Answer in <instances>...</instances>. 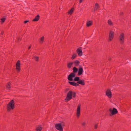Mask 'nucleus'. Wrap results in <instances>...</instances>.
<instances>
[{
	"label": "nucleus",
	"instance_id": "obj_1",
	"mask_svg": "<svg viewBox=\"0 0 131 131\" xmlns=\"http://www.w3.org/2000/svg\"><path fill=\"white\" fill-rule=\"evenodd\" d=\"M76 93L75 92L70 91L68 92L67 97L65 99L66 102H67L71 100L72 97L74 98L75 97Z\"/></svg>",
	"mask_w": 131,
	"mask_h": 131
},
{
	"label": "nucleus",
	"instance_id": "obj_2",
	"mask_svg": "<svg viewBox=\"0 0 131 131\" xmlns=\"http://www.w3.org/2000/svg\"><path fill=\"white\" fill-rule=\"evenodd\" d=\"M65 126V123L64 122H62L60 123L56 124L55 125V127L57 130L59 131H63L62 127L64 126Z\"/></svg>",
	"mask_w": 131,
	"mask_h": 131
},
{
	"label": "nucleus",
	"instance_id": "obj_3",
	"mask_svg": "<svg viewBox=\"0 0 131 131\" xmlns=\"http://www.w3.org/2000/svg\"><path fill=\"white\" fill-rule=\"evenodd\" d=\"M7 107L8 112L13 110L15 108L14 101L13 100H12L8 104Z\"/></svg>",
	"mask_w": 131,
	"mask_h": 131
},
{
	"label": "nucleus",
	"instance_id": "obj_4",
	"mask_svg": "<svg viewBox=\"0 0 131 131\" xmlns=\"http://www.w3.org/2000/svg\"><path fill=\"white\" fill-rule=\"evenodd\" d=\"M124 39L125 37L124 33H122L120 34L119 38V40L121 44H122L123 43Z\"/></svg>",
	"mask_w": 131,
	"mask_h": 131
},
{
	"label": "nucleus",
	"instance_id": "obj_5",
	"mask_svg": "<svg viewBox=\"0 0 131 131\" xmlns=\"http://www.w3.org/2000/svg\"><path fill=\"white\" fill-rule=\"evenodd\" d=\"M81 107V104H79L78 106L76 112V116L78 118H79L80 115Z\"/></svg>",
	"mask_w": 131,
	"mask_h": 131
},
{
	"label": "nucleus",
	"instance_id": "obj_6",
	"mask_svg": "<svg viewBox=\"0 0 131 131\" xmlns=\"http://www.w3.org/2000/svg\"><path fill=\"white\" fill-rule=\"evenodd\" d=\"M114 32L112 31H110L108 41H111L114 38Z\"/></svg>",
	"mask_w": 131,
	"mask_h": 131
},
{
	"label": "nucleus",
	"instance_id": "obj_7",
	"mask_svg": "<svg viewBox=\"0 0 131 131\" xmlns=\"http://www.w3.org/2000/svg\"><path fill=\"white\" fill-rule=\"evenodd\" d=\"M109 111L111 113V114H110V116L115 114L118 112L117 110L115 108H113V110L110 109L109 110Z\"/></svg>",
	"mask_w": 131,
	"mask_h": 131
},
{
	"label": "nucleus",
	"instance_id": "obj_8",
	"mask_svg": "<svg viewBox=\"0 0 131 131\" xmlns=\"http://www.w3.org/2000/svg\"><path fill=\"white\" fill-rule=\"evenodd\" d=\"M76 51L79 56L81 57L82 56L83 54L81 47H80L78 48Z\"/></svg>",
	"mask_w": 131,
	"mask_h": 131
},
{
	"label": "nucleus",
	"instance_id": "obj_9",
	"mask_svg": "<svg viewBox=\"0 0 131 131\" xmlns=\"http://www.w3.org/2000/svg\"><path fill=\"white\" fill-rule=\"evenodd\" d=\"M75 76V74L74 73H71L68 76V80L70 81H72V78L74 77Z\"/></svg>",
	"mask_w": 131,
	"mask_h": 131
},
{
	"label": "nucleus",
	"instance_id": "obj_10",
	"mask_svg": "<svg viewBox=\"0 0 131 131\" xmlns=\"http://www.w3.org/2000/svg\"><path fill=\"white\" fill-rule=\"evenodd\" d=\"M83 72V68L81 66H79V68L78 70V75H80L82 74Z\"/></svg>",
	"mask_w": 131,
	"mask_h": 131
},
{
	"label": "nucleus",
	"instance_id": "obj_11",
	"mask_svg": "<svg viewBox=\"0 0 131 131\" xmlns=\"http://www.w3.org/2000/svg\"><path fill=\"white\" fill-rule=\"evenodd\" d=\"M16 69L18 71H19L20 69V61L18 60L16 64Z\"/></svg>",
	"mask_w": 131,
	"mask_h": 131
},
{
	"label": "nucleus",
	"instance_id": "obj_12",
	"mask_svg": "<svg viewBox=\"0 0 131 131\" xmlns=\"http://www.w3.org/2000/svg\"><path fill=\"white\" fill-rule=\"evenodd\" d=\"M106 95L110 98L112 97V93L111 91L109 90H107L106 93Z\"/></svg>",
	"mask_w": 131,
	"mask_h": 131
},
{
	"label": "nucleus",
	"instance_id": "obj_13",
	"mask_svg": "<svg viewBox=\"0 0 131 131\" xmlns=\"http://www.w3.org/2000/svg\"><path fill=\"white\" fill-rule=\"evenodd\" d=\"M77 83L82 85H84L85 84L84 80L80 79L79 81L77 82Z\"/></svg>",
	"mask_w": 131,
	"mask_h": 131
},
{
	"label": "nucleus",
	"instance_id": "obj_14",
	"mask_svg": "<svg viewBox=\"0 0 131 131\" xmlns=\"http://www.w3.org/2000/svg\"><path fill=\"white\" fill-rule=\"evenodd\" d=\"M68 83L71 85H72L73 86H79V84H78L77 83H76L75 82H70L69 81Z\"/></svg>",
	"mask_w": 131,
	"mask_h": 131
},
{
	"label": "nucleus",
	"instance_id": "obj_15",
	"mask_svg": "<svg viewBox=\"0 0 131 131\" xmlns=\"http://www.w3.org/2000/svg\"><path fill=\"white\" fill-rule=\"evenodd\" d=\"M92 25V21H87L86 26L88 27H89Z\"/></svg>",
	"mask_w": 131,
	"mask_h": 131
},
{
	"label": "nucleus",
	"instance_id": "obj_16",
	"mask_svg": "<svg viewBox=\"0 0 131 131\" xmlns=\"http://www.w3.org/2000/svg\"><path fill=\"white\" fill-rule=\"evenodd\" d=\"M100 7L98 4L96 3L94 7V10L95 11L97 10Z\"/></svg>",
	"mask_w": 131,
	"mask_h": 131
},
{
	"label": "nucleus",
	"instance_id": "obj_17",
	"mask_svg": "<svg viewBox=\"0 0 131 131\" xmlns=\"http://www.w3.org/2000/svg\"><path fill=\"white\" fill-rule=\"evenodd\" d=\"M39 18H40L39 15H37L35 17V18H34L33 20V21H37L39 20Z\"/></svg>",
	"mask_w": 131,
	"mask_h": 131
},
{
	"label": "nucleus",
	"instance_id": "obj_18",
	"mask_svg": "<svg viewBox=\"0 0 131 131\" xmlns=\"http://www.w3.org/2000/svg\"><path fill=\"white\" fill-rule=\"evenodd\" d=\"M73 63L74 64V66L75 67L78 66L80 63V62L77 60L74 61Z\"/></svg>",
	"mask_w": 131,
	"mask_h": 131
},
{
	"label": "nucleus",
	"instance_id": "obj_19",
	"mask_svg": "<svg viewBox=\"0 0 131 131\" xmlns=\"http://www.w3.org/2000/svg\"><path fill=\"white\" fill-rule=\"evenodd\" d=\"M73 72L72 73H77L78 70V69L75 67H74L73 68Z\"/></svg>",
	"mask_w": 131,
	"mask_h": 131
},
{
	"label": "nucleus",
	"instance_id": "obj_20",
	"mask_svg": "<svg viewBox=\"0 0 131 131\" xmlns=\"http://www.w3.org/2000/svg\"><path fill=\"white\" fill-rule=\"evenodd\" d=\"M42 128L41 126H39L36 127V131H41Z\"/></svg>",
	"mask_w": 131,
	"mask_h": 131
},
{
	"label": "nucleus",
	"instance_id": "obj_21",
	"mask_svg": "<svg viewBox=\"0 0 131 131\" xmlns=\"http://www.w3.org/2000/svg\"><path fill=\"white\" fill-rule=\"evenodd\" d=\"M74 10V8H72L71 9L69 10L68 12V13L69 14L71 15L73 13Z\"/></svg>",
	"mask_w": 131,
	"mask_h": 131
},
{
	"label": "nucleus",
	"instance_id": "obj_22",
	"mask_svg": "<svg viewBox=\"0 0 131 131\" xmlns=\"http://www.w3.org/2000/svg\"><path fill=\"white\" fill-rule=\"evenodd\" d=\"M73 64V62H69L67 64V66L68 68H70L71 67L72 64Z\"/></svg>",
	"mask_w": 131,
	"mask_h": 131
},
{
	"label": "nucleus",
	"instance_id": "obj_23",
	"mask_svg": "<svg viewBox=\"0 0 131 131\" xmlns=\"http://www.w3.org/2000/svg\"><path fill=\"white\" fill-rule=\"evenodd\" d=\"M77 56V54L76 53H74L73 54L71 57V59L72 60L74 59Z\"/></svg>",
	"mask_w": 131,
	"mask_h": 131
},
{
	"label": "nucleus",
	"instance_id": "obj_24",
	"mask_svg": "<svg viewBox=\"0 0 131 131\" xmlns=\"http://www.w3.org/2000/svg\"><path fill=\"white\" fill-rule=\"evenodd\" d=\"M108 24L110 26H112L113 25L112 21L110 19H109L108 20Z\"/></svg>",
	"mask_w": 131,
	"mask_h": 131
},
{
	"label": "nucleus",
	"instance_id": "obj_25",
	"mask_svg": "<svg viewBox=\"0 0 131 131\" xmlns=\"http://www.w3.org/2000/svg\"><path fill=\"white\" fill-rule=\"evenodd\" d=\"M80 78L78 77H75L74 79V81H78L80 80Z\"/></svg>",
	"mask_w": 131,
	"mask_h": 131
},
{
	"label": "nucleus",
	"instance_id": "obj_26",
	"mask_svg": "<svg viewBox=\"0 0 131 131\" xmlns=\"http://www.w3.org/2000/svg\"><path fill=\"white\" fill-rule=\"evenodd\" d=\"M5 19H6L5 18H1V24H2L3 23H4V22L5 21Z\"/></svg>",
	"mask_w": 131,
	"mask_h": 131
},
{
	"label": "nucleus",
	"instance_id": "obj_27",
	"mask_svg": "<svg viewBox=\"0 0 131 131\" xmlns=\"http://www.w3.org/2000/svg\"><path fill=\"white\" fill-rule=\"evenodd\" d=\"M33 59L36 61H38L39 59V57L37 56H35L34 57Z\"/></svg>",
	"mask_w": 131,
	"mask_h": 131
},
{
	"label": "nucleus",
	"instance_id": "obj_28",
	"mask_svg": "<svg viewBox=\"0 0 131 131\" xmlns=\"http://www.w3.org/2000/svg\"><path fill=\"white\" fill-rule=\"evenodd\" d=\"M44 39V37L43 36L40 39V42L42 43Z\"/></svg>",
	"mask_w": 131,
	"mask_h": 131
},
{
	"label": "nucleus",
	"instance_id": "obj_29",
	"mask_svg": "<svg viewBox=\"0 0 131 131\" xmlns=\"http://www.w3.org/2000/svg\"><path fill=\"white\" fill-rule=\"evenodd\" d=\"M10 83H8V84L6 86L7 88L9 89L10 88Z\"/></svg>",
	"mask_w": 131,
	"mask_h": 131
},
{
	"label": "nucleus",
	"instance_id": "obj_30",
	"mask_svg": "<svg viewBox=\"0 0 131 131\" xmlns=\"http://www.w3.org/2000/svg\"><path fill=\"white\" fill-rule=\"evenodd\" d=\"M86 125V122H83L81 123V125L83 126H85Z\"/></svg>",
	"mask_w": 131,
	"mask_h": 131
},
{
	"label": "nucleus",
	"instance_id": "obj_31",
	"mask_svg": "<svg viewBox=\"0 0 131 131\" xmlns=\"http://www.w3.org/2000/svg\"><path fill=\"white\" fill-rule=\"evenodd\" d=\"M94 127L95 129H96L97 128V124H95L94 125Z\"/></svg>",
	"mask_w": 131,
	"mask_h": 131
},
{
	"label": "nucleus",
	"instance_id": "obj_32",
	"mask_svg": "<svg viewBox=\"0 0 131 131\" xmlns=\"http://www.w3.org/2000/svg\"><path fill=\"white\" fill-rule=\"evenodd\" d=\"M21 40V39L20 38H18V42H19Z\"/></svg>",
	"mask_w": 131,
	"mask_h": 131
},
{
	"label": "nucleus",
	"instance_id": "obj_33",
	"mask_svg": "<svg viewBox=\"0 0 131 131\" xmlns=\"http://www.w3.org/2000/svg\"><path fill=\"white\" fill-rule=\"evenodd\" d=\"M29 22V21L28 20H25V21L24 22V24H26V23H27L28 22Z\"/></svg>",
	"mask_w": 131,
	"mask_h": 131
},
{
	"label": "nucleus",
	"instance_id": "obj_34",
	"mask_svg": "<svg viewBox=\"0 0 131 131\" xmlns=\"http://www.w3.org/2000/svg\"><path fill=\"white\" fill-rule=\"evenodd\" d=\"M83 0H79V3H81L83 1Z\"/></svg>",
	"mask_w": 131,
	"mask_h": 131
},
{
	"label": "nucleus",
	"instance_id": "obj_35",
	"mask_svg": "<svg viewBox=\"0 0 131 131\" xmlns=\"http://www.w3.org/2000/svg\"><path fill=\"white\" fill-rule=\"evenodd\" d=\"M31 46H29V47H28V49H29V50L30 49V48H31Z\"/></svg>",
	"mask_w": 131,
	"mask_h": 131
},
{
	"label": "nucleus",
	"instance_id": "obj_36",
	"mask_svg": "<svg viewBox=\"0 0 131 131\" xmlns=\"http://www.w3.org/2000/svg\"><path fill=\"white\" fill-rule=\"evenodd\" d=\"M4 33V32L3 31H2L1 32V35H3V34Z\"/></svg>",
	"mask_w": 131,
	"mask_h": 131
}]
</instances>
